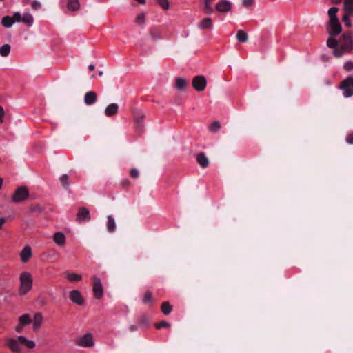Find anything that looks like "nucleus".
<instances>
[{
    "mask_svg": "<svg viewBox=\"0 0 353 353\" xmlns=\"http://www.w3.org/2000/svg\"><path fill=\"white\" fill-rule=\"evenodd\" d=\"M206 79L203 76H196L193 79L192 86L197 91H203L206 87Z\"/></svg>",
    "mask_w": 353,
    "mask_h": 353,
    "instance_id": "f8f14e48",
    "label": "nucleus"
},
{
    "mask_svg": "<svg viewBox=\"0 0 353 353\" xmlns=\"http://www.w3.org/2000/svg\"><path fill=\"white\" fill-rule=\"evenodd\" d=\"M346 141L348 143L353 144V133L347 136Z\"/></svg>",
    "mask_w": 353,
    "mask_h": 353,
    "instance_id": "79ce46f5",
    "label": "nucleus"
},
{
    "mask_svg": "<svg viewBox=\"0 0 353 353\" xmlns=\"http://www.w3.org/2000/svg\"><path fill=\"white\" fill-rule=\"evenodd\" d=\"M77 216L79 221H88L90 219L89 210L85 208L79 209Z\"/></svg>",
    "mask_w": 353,
    "mask_h": 353,
    "instance_id": "a211bd4d",
    "label": "nucleus"
},
{
    "mask_svg": "<svg viewBox=\"0 0 353 353\" xmlns=\"http://www.w3.org/2000/svg\"><path fill=\"white\" fill-rule=\"evenodd\" d=\"M254 2V0H243V5L245 7L252 6Z\"/></svg>",
    "mask_w": 353,
    "mask_h": 353,
    "instance_id": "ea45409f",
    "label": "nucleus"
},
{
    "mask_svg": "<svg viewBox=\"0 0 353 353\" xmlns=\"http://www.w3.org/2000/svg\"><path fill=\"white\" fill-rule=\"evenodd\" d=\"M198 28L201 30H212L213 22L210 18L205 17L198 23Z\"/></svg>",
    "mask_w": 353,
    "mask_h": 353,
    "instance_id": "dca6fc26",
    "label": "nucleus"
},
{
    "mask_svg": "<svg viewBox=\"0 0 353 353\" xmlns=\"http://www.w3.org/2000/svg\"><path fill=\"white\" fill-rule=\"evenodd\" d=\"M5 112L3 108L0 106V122L2 123L4 120Z\"/></svg>",
    "mask_w": 353,
    "mask_h": 353,
    "instance_id": "a19ab883",
    "label": "nucleus"
},
{
    "mask_svg": "<svg viewBox=\"0 0 353 353\" xmlns=\"http://www.w3.org/2000/svg\"><path fill=\"white\" fill-rule=\"evenodd\" d=\"M15 22L16 21L14 20V14L12 15V17L5 16L1 19L2 26L7 28H10Z\"/></svg>",
    "mask_w": 353,
    "mask_h": 353,
    "instance_id": "5701e85b",
    "label": "nucleus"
},
{
    "mask_svg": "<svg viewBox=\"0 0 353 353\" xmlns=\"http://www.w3.org/2000/svg\"><path fill=\"white\" fill-rule=\"evenodd\" d=\"M32 256V250L30 246L26 245L19 253L20 260L22 263H26Z\"/></svg>",
    "mask_w": 353,
    "mask_h": 353,
    "instance_id": "ddd939ff",
    "label": "nucleus"
},
{
    "mask_svg": "<svg viewBox=\"0 0 353 353\" xmlns=\"http://www.w3.org/2000/svg\"><path fill=\"white\" fill-rule=\"evenodd\" d=\"M97 101V94L93 91H90L85 93L84 97V102L86 105H92Z\"/></svg>",
    "mask_w": 353,
    "mask_h": 353,
    "instance_id": "6ab92c4d",
    "label": "nucleus"
},
{
    "mask_svg": "<svg viewBox=\"0 0 353 353\" xmlns=\"http://www.w3.org/2000/svg\"><path fill=\"white\" fill-rule=\"evenodd\" d=\"M343 68L347 71H350L353 69V61H349L345 63Z\"/></svg>",
    "mask_w": 353,
    "mask_h": 353,
    "instance_id": "e433bc0d",
    "label": "nucleus"
},
{
    "mask_svg": "<svg viewBox=\"0 0 353 353\" xmlns=\"http://www.w3.org/2000/svg\"><path fill=\"white\" fill-rule=\"evenodd\" d=\"M214 0H205L204 1V12L207 14H210L214 12V8L212 6Z\"/></svg>",
    "mask_w": 353,
    "mask_h": 353,
    "instance_id": "b1692460",
    "label": "nucleus"
},
{
    "mask_svg": "<svg viewBox=\"0 0 353 353\" xmlns=\"http://www.w3.org/2000/svg\"><path fill=\"white\" fill-rule=\"evenodd\" d=\"M69 299L78 305H83L85 303V299L81 292L78 290H73L68 293Z\"/></svg>",
    "mask_w": 353,
    "mask_h": 353,
    "instance_id": "9d476101",
    "label": "nucleus"
},
{
    "mask_svg": "<svg viewBox=\"0 0 353 353\" xmlns=\"http://www.w3.org/2000/svg\"><path fill=\"white\" fill-rule=\"evenodd\" d=\"M342 0H332V2L336 4H339L341 3Z\"/></svg>",
    "mask_w": 353,
    "mask_h": 353,
    "instance_id": "a18cd8bd",
    "label": "nucleus"
},
{
    "mask_svg": "<svg viewBox=\"0 0 353 353\" xmlns=\"http://www.w3.org/2000/svg\"><path fill=\"white\" fill-rule=\"evenodd\" d=\"M221 128V125L219 121H214L212 123L209 127L208 129L211 132H218Z\"/></svg>",
    "mask_w": 353,
    "mask_h": 353,
    "instance_id": "7c9ffc66",
    "label": "nucleus"
},
{
    "mask_svg": "<svg viewBox=\"0 0 353 353\" xmlns=\"http://www.w3.org/2000/svg\"><path fill=\"white\" fill-rule=\"evenodd\" d=\"M21 345L28 349H33L36 346L34 341L28 339L23 336H19L17 339L6 338L5 339V345L13 353H21Z\"/></svg>",
    "mask_w": 353,
    "mask_h": 353,
    "instance_id": "f03ea898",
    "label": "nucleus"
},
{
    "mask_svg": "<svg viewBox=\"0 0 353 353\" xmlns=\"http://www.w3.org/2000/svg\"><path fill=\"white\" fill-rule=\"evenodd\" d=\"M10 52V46L9 44H4L0 48V54L2 57H7Z\"/></svg>",
    "mask_w": 353,
    "mask_h": 353,
    "instance_id": "c756f323",
    "label": "nucleus"
},
{
    "mask_svg": "<svg viewBox=\"0 0 353 353\" xmlns=\"http://www.w3.org/2000/svg\"><path fill=\"white\" fill-rule=\"evenodd\" d=\"M118 110L119 106L117 103H110L105 108V114L107 117H112L117 113Z\"/></svg>",
    "mask_w": 353,
    "mask_h": 353,
    "instance_id": "412c9836",
    "label": "nucleus"
},
{
    "mask_svg": "<svg viewBox=\"0 0 353 353\" xmlns=\"http://www.w3.org/2000/svg\"><path fill=\"white\" fill-rule=\"evenodd\" d=\"M343 10L344 14L342 21L346 27L351 28L352 24L350 19L353 17V0H343Z\"/></svg>",
    "mask_w": 353,
    "mask_h": 353,
    "instance_id": "20e7f679",
    "label": "nucleus"
},
{
    "mask_svg": "<svg viewBox=\"0 0 353 353\" xmlns=\"http://www.w3.org/2000/svg\"><path fill=\"white\" fill-rule=\"evenodd\" d=\"M340 88L343 90L345 97H350L353 95V77H350L342 81Z\"/></svg>",
    "mask_w": 353,
    "mask_h": 353,
    "instance_id": "0eeeda50",
    "label": "nucleus"
},
{
    "mask_svg": "<svg viewBox=\"0 0 353 353\" xmlns=\"http://www.w3.org/2000/svg\"><path fill=\"white\" fill-rule=\"evenodd\" d=\"M67 6L71 10H77L79 8V0H68Z\"/></svg>",
    "mask_w": 353,
    "mask_h": 353,
    "instance_id": "c85d7f7f",
    "label": "nucleus"
},
{
    "mask_svg": "<svg viewBox=\"0 0 353 353\" xmlns=\"http://www.w3.org/2000/svg\"><path fill=\"white\" fill-rule=\"evenodd\" d=\"M172 307L169 302L166 301L163 303L161 305V311L164 314L168 315L172 312Z\"/></svg>",
    "mask_w": 353,
    "mask_h": 353,
    "instance_id": "cd10ccee",
    "label": "nucleus"
},
{
    "mask_svg": "<svg viewBox=\"0 0 353 353\" xmlns=\"http://www.w3.org/2000/svg\"><path fill=\"white\" fill-rule=\"evenodd\" d=\"M188 85V81L183 78H177L176 79L175 87L179 90H183Z\"/></svg>",
    "mask_w": 353,
    "mask_h": 353,
    "instance_id": "393cba45",
    "label": "nucleus"
},
{
    "mask_svg": "<svg viewBox=\"0 0 353 353\" xmlns=\"http://www.w3.org/2000/svg\"><path fill=\"white\" fill-rule=\"evenodd\" d=\"M216 10L220 12H228L232 8V3L227 0H221L216 5Z\"/></svg>",
    "mask_w": 353,
    "mask_h": 353,
    "instance_id": "4468645a",
    "label": "nucleus"
},
{
    "mask_svg": "<svg viewBox=\"0 0 353 353\" xmlns=\"http://www.w3.org/2000/svg\"><path fill=\"white\" fill-rule=\"evenodd\" d=\"M236 39L242 43H245L248 41V34L242 30H238L236 33Z\"/></svg>",
    "mask_w": 353,
    "mask_h": 353,
    "instance_id": "bb28decb",
    "label": "nucleus"
},
{
    "mask_svg": "<svg viewBox=\"0 0 353 353\" xmlns=\"http://www.w3.org/2000/svg\"><path fill=\"white\" fill-rule=\"evenodd\" d=\"M31 6H32V9L38 10L41 8V3L39 1H33L31 3Z\"/></svg>",
    "mask_w": 353,
    "mask_h": 353,
    "instance_id": "4c0bfd02",
    "label": "nucleus"
},
{
    "mask_svg": "<svg viewBox=\"0 0 353 353\" xmlns=\"http://www.w3.org/2000/svg\"><path fill=\"white\" fill-rule=\"evenodd\" d=\"M60 181L61 184L67 187L69 185V177L67 174H63L60 177Z\"/></svg>",
    "mask_w": 353,
    "mask_h": 353,
    "instance_id": "f704fd0d",
    "label": "nucleus"
},
{
    "mask_svg": "<svg viewBox=\"0 0 353 353\" xmlns=\"http://www.w3.org/2000/svg\"><path fill=\"white\" fill-rule=\"evenodd\" d=\"M53 241L57 245L63 246L65 243V236L62 232H56L53 236Z\"/></svg>",
    "mask_w": 353,
    "mask_h": 353,
    "instance_id": "4be33fe9",
    "label": "nucleus"
},
{
    "mask_svg": "<svg viewBox=\"0 0 353 353\" xmlns=\"http://www.w3.org/2000/svg\"><path fill=\"white\" fill-rule=\"evenodd\" d=\"M43 321V315L40 312H37L34 314L33 319H32V329L36 331L39 330Z\"/></svg>",
    "mask_w": 353,
    "mask_h": 353,
    "instance_id": "2eb2a0df",
    "label": "nucleus"
},
{
    "mask_svg": "<svg viewBox=\"0 0 353 353\" xmlns=\"http://www.w3.org/2000/svg\"><path fill=\"white\" fill-rule=\"evenodd\" d=\"M29 195L28 190L26 187L17 188L12 195L11 200L14 203H19L25 201Z\"/></svg>",
    "mask_w": 353,
    "mask_h": 353,
    "instance_id": "6e6552de",
    "label": "nucleus"
},
{
    "mask_svg": "<svg viewBox=\"0 0 353 353\" xmlns=\"http://www.w3.org/2000/svg\"><path fill=\"white\" fill-rule=\"evenodd\" d=\"M107 228L109 232H114L116 229V224L112 216H108Z\"/></svg>",
    "mask_w": 353,
    "mask_h": 353,
    "instance_id": "a878e982",
    "label": "nucleus"
},
{
    "mask_svg": "<svg viewBox=\"0 0 353 353\" xmlns=\"http://www.w3.org/2000/svg\"><path fill=\"white\" fill-rule=\"evenodd\" d=\"M65 278L70 282H79L82 280V276L71 271H67L64 273Z\"/></svg>",
    "mask_w": 353,
    "mask_h": 353,
    "instance_id": "f3484780",
    "label": "nucleus"
},
{
    "mask_svg": "<svg viewBox=\"0 0 353 353\" xmlns=\"http://www.w3.org/2000/svg\"><path fill=\"white\" fill-rule=\"evenodd\" d=\"M77 345L81 347H92L94 345L93 336L90 333H87L79 337L76 341Z\"/></svg>",
    "mask_w": 353,
    "mask_h": 353,
    "instance_id": "423d86ee",
    "label": "nucleus"
},
{
    "mask_svg": "<svg viewBox=\"0 0 353 353\" xmlns=\"http://www.w3.org/2000/svg\"><path fill=\"white\" fill-rule=\"evenodd\" d=\"M32 322V318L29 314H23L19 317L18 324L15 327V331L18 333L23 330L24 327Z\"/></svg>",
    "mask_w": 353,
    "mask_h": 353,
    "instance_id": "1a4fd4ad",
    "label": "nucleus"
},
{
    "mask_svg": "<svg viewBox=\"0 0 353 353\" xmlns=\"http://www.w3.org/2000/svg\"><path fill=\"white\" fill-rule=\"evenodd\" d=\"M88 68L90 71H92L94 70V65H92V64H90L89 66H88Z\"/></svg>",
    "mask_w": 353,
    "mask_h": 353,
    "instance_id": "c03bdc74",
    "label": "nucleus"
},
{
    "mask_svg": "<svg viewBox=\"0 0 353 353\" xmlns=\"http://www.w3.org/2000/svg\"><path fill=\"white\" fill-rule=\"evenodd\" d=\"M19 295L24 296L28 294L33 286V279L32 274L27 271L21 272L19 275Z\"/></svg>",
    "mask_w": 353,
    "mask_h": 353,
    "instance_id": "7ed1b4c3",
    "label": "nucleus"
},
{
    "mask_svg": "<svg viewBox=\"0 0 353 353\" xmlns=\"http://www.w3.org/2000/svg\"><path fill=\"white\" fill-rule=\"evenodd\" d=\"M6 220L5 218L1 217L0 218V230H1L6 223Z\"/></svg>",
    "mask_w": 353,
    "mask_h": 353,
    "instance_id": "37998d69",
    "label": "nucleus"
},
{
    "mask_svg": "<svg viewBox=\"0 0 353 353\" xmlns=\"http://www.w3.org/2000/svg\"><path fill=\"white\" fill-rule=\"evenodd\" d=\"M157 1L163 10H167L170 8V2L168 0H157Z\"/></svg>",
    "mask_w": 353,
    "mask_h": 353,
    "instance_id": "473e14b6",
    "label": "nucleus"
},
{
    "mask_svg": "<svg viewBox=\"0 0 353 353\" xmlns=\"http://www.w3.org/2000/svg\"><path fill=\"white\" fill-rule=\"evenodd\" d=\"M93 294L97 299H101L103 294V288L101 280L97 276L93 277Z\"/></svg>",
    "mask_w": 353,
    "mask_h": 353,
    "instance_id": "9b49d317",
    "label": "nucleus"
},
{
    "mask_svg": "<svg viewBox=\"0 0 353 353\" xmlns=\"http://www.w3.org/2000/svg\"><path fill=\"white\" fill-rule=\"evenodd\" d=\"M3 185V179L0 177V189H1Z\"/></svg>",
    "mask_w": 353,
    "mask_h": 353,
    "instance_id": "49530a36",
    "label": "nucleus"
},
{
    "mask_svg": "<svg viewBox=\"0 0 353 353\" xmlns=\"http://www.w3.org/2000/svg\"><path fill=\"white\" fill-rule=\"evenodd\" d=\"M196 161L199 164V165L203 168H207L209 165L208 158L203 152H201L197 154Z\"/></svg>",
    "mask_w": 353,
    "mask_h": 353,
    "instance_id": "aec40b11",
    "label": "nucleus"
},
{
    "mask_svg": "<svg viewBox=\"0 0 353 353\" xmlns=\"http://www.w3.org/2000/svg\"><path fill=\"white\" fill-rule=\"evenodd\" d=\"M135 22L139 25H142L145 22V14L140 13L135 19Z\"/></svg>",
    "mask_w": 353,
    "mask_h": 353,
    "instance_id": "72a5a7b5",
    "label": "nucleus"
},
{
    "mask_svg": "<svg viewBox=\"0 0 353 353\" xmlns=\"http://www.w3.org/2000/svg\"><path fill=\"white\" fill-rule=\"evenodd\" d=\"M14 18L16 22L19 23H23L26 26L30 27L32 26L34 23V17L33 16L28 12H26L23 14H21L19 12H15L14 13Z\"/></svg>",
    "mask_w": 353,
    "mask_h": 353,
    "instance_id": "39448f33",
    "label": "nucleus"
},
{
    "mask_svg": "<svg viewBox=\"0 0 353 353\" xmlns=\"http://www.w3.org/2000/svg\"><path fill=\"white\" fill-rule=\"evenodd\" d=\"M338 12L337 7L329 9V20L327 25V32L330 34L327 45L334 49L333 53L336 57H340L343 54L350 52L353 48L352 39L350 34H344L338 41L334 38L342 32V26L337 17Z\"/></svg>",
    "mask_w": 353,
    "mask_h": 353,
    "instance_id": "f257e3e1",
    "label": "nucleus"
},
{
    "mask_svg": "<svg viewBox=\"0 0 353 353\" xmlns=\"http://www.w3.org/2000/svg\"><path fill=\"white\" fill-rule=\"evenodd\" d=\"M152 302V294L150 291H147L143 298V303L144 304H149Z\"/></svg>",
    "mask_w": 353,
    "mask_h": 353,
    "instance_id": "2f4dec72",
    "label": "nucleus"
},
{
    "mask_svg": "<svg viewBox=\"0 0 353 353\" xmlns=\"http://www.w3.org/2000/svg\"><path fill=\"white\" fill-rule=\"evenodd\" d=\"M139 170L136 168H133L130 171V175L131 176L134 177V178H137L139 176Z\"/></svg>",
    "mask_w": 353,
    "mask_h": 353,
    "instance_id": "58836bf2",
    "label": "nucleus"
},
{
    "mask_svg": "<svg viewBox=\"0 0 353 353\" xmlns=\"http://www.w3.org/2000/svg\"><path fill=\"white\" fill-rule=\"evenodd\" d=\"M170 326V325L165 321H161L155 325V327L157 329H161L163 327H169Z\"/></svg>",
    "mask_w": 353,
    "mask_h": 353,
    "instance_id": "c9c22d12",
    "label": "nucleus"
}]
</instances>
